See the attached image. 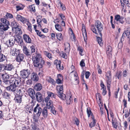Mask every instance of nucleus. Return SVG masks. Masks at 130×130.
Segmentation results:
<instances>
[{
  "label": "nucleus",
  "mask_w": 130,
  "mask_h": 130,
  "mask_svg": "<svg viewBox=\"0 0 130 130\" xmlns=\"http://www.w3.org/2000/svg\"><path fill=\"white\" fill-rule=\"evenodd\" d=\"M61 56L62 57L66 59H67V55L65 53H62L61 54Z\"/></svg>",
  "instance_id": "57"
},
{
  "label": "nucleus",
  "mask_w": 130,
  "mask_h": 130,
  "mask_svg": "<svg viewBox=\"0 0 130 130\" xmlns=\"http://www.w3.org/2000/svg\"><path fill=\"white\" fill-rule=\"evenodd\" d=\"M46 80L48 83L51 84L52 85H55V81L50 76L47 77Z\"/></svg>",
  "instance_id": "27"
},
{
  "label": "nucleus",
  "mask_w": 130,
  "mask_h": 130,
  "mask_svg": "<svg viewBox=\"0 0 130 130\" xmlns=\"http://www.w3.org/2000/svg\"><path fill=\"white\" fill-rule=\"evenodd\" d=\"M14 69L13 66L11 64H7L4 67L5 70L9 71H13L14 70Z\"/></svg>",
  "instance_id": "17"
},
{
  "label": "nucleus",
  "mask_w": 130,
  "mask_h": 130,
  "mask_svg": "<svg viewBox=\"0 0 130 130\" xmlns=\"http://www.w3.org/2000/svg\"><path fill=\"white\" fill-rule=\"evenodd\" d=\"M106 80L107 85H111V84L112 76L111 72L108 71L106 74Z\"/></svg>",
  "instance_id": "9"
},
{
  "label": "nucleus",
  "mask_w": 130,
  "mask_h": 130,
  "mask_svg": "<svg viewBox=\"0 0 130 130\" xmlns=\"http://www.w3.org/2000/svg\"><path fill=\"white\" fill-rule=\"evenodd\" d=\"M16 33L18 35H21L22 34V31L21 30V27L18 26L15 29Z\"/></svg>",
  "instance_id": "34"
},
{
  "label": "nucleus",
  "mask_w": 130,
  "mask_h": 130,
  "mask_svg": "<svg viewBox=\"0 0 130 130\" xmlns=\"http://www.w3.org/2000/svg\"><path fill=\"white\" fill-rule=\"evenodd\" d=\"M16 8L17 11H18L20 10H23L24 8V7L22 4H20L17 5L16 6Z\"/></svg>",
  "instance_id": "38"
},
{
  "label": "nucleus",
  "mask_w": 130,
  "mask_h": 130,
  "mask_svg": "<svg viewBox=\"0 0 130 130\" xmlns=\"http://www.w3.org/2000/svg\"><path fill=\"white\" fill-rule=\"evenodd\" d=\"M23 50L24 53L27 56H29L31 55V53L26 46H23Z\"/></svg>",
  "instance_id": "20"
},
{
  "label": "nucleus",
  "mask_w": 130,
  "mask_h": 130,
  "mask_svg": "<svg viewBox=\"0 0 130 130\" xmlns=\"http://www.w3.org/2000/svg\"><path fill=\"white\" fill-rule=\"evenodd\" d=\"M32 60L34 66L39 69L42 68L44 63V61L42 60L40 55L36 53V55L33 57Z\"/></svg>",
  "instance_id": "2"
},
{
  "label": "nucleus",
  "mask_w": 130,
  "mask_h": 130,
  "mask_svg": "<svg viewBox=\"0 0 130 130\" xmlns=\"http://www.w3.org/2000/svg\"><path fill=\"white\" fill-rule=\"evenodd\" d=\"M112 48L110 46H108L106 48V53L107 55H111L112 52Z\"/></svg>",
  "instance_id": "33"
},
{
  "label": "nucleus",
  "mask_w": 130,
  "mask_h": 130,
  "mask_svg": "<svg viewBox=\"0 0 130 130\" xmlns=\"http://www.w3.org/2000/svg\"><path fill=\"white\" fill-rule=\"evenodd\" d=\"M54 63H56L57 68L58 69L63 70V66H61L60 62V61H58V60H56L54 62Z\"/></svg>",
  "instance_id": "30"
},
{
  "label": "nucleus",
  "mask_w": 130,
  "mask_h": 130,
  "mask_svg": "<svg viewBox=\"0 0 130 130\" xmlns=\"http://www.w3.org/2000/svg\"><path fill=\"white\" fill-rule=\"evenodd\" d=\"M56 29L60 31H62V29L61 26L59 24H57L55 25Z\"/></svg>",
  "instance_id": "43"
},
{
  "label": "nucleus",
  "mask_w": 130,
  "mask_h": 130,
  "mask_svg": "<svg viewBox=\"0 0 130 130\" xmlns=\"http://www.w3.org/2000/svg\"><path fill=\"white\" fill-rule=\"evenodd\" d=\"M30 48L31 49V52H30L31 53V54L33 53H34L35 51V47L32 45L30 47Z\"/></svg>",
  "instance_id": "53"
},
{
  "label": "nucleus",
  "mask_w": 130,
  "mask_h": 130,
  "mask_svg": "<svg viewBox=\"0 0 130 130\" xmlns=\"http://www.w3.org/2000/svg\"><path fill=\"white\" fill-rule=\"evenodd\" d=\"M29 96L32 99H34L36 96V94L34 90L31 88H30L28 91Z\"/></svg>",
  "instance_id": "18"
},
{
  "label": "nucleus",
  "mask_w": 130,
  "mask_h": 130,
  "mask_svg": "<svg viewBox=\"0 0 130 130\" xmlns=\"http://www.w3.org/2000/svg\"><path fill=\"white\" fill-rule=\"evenodd\" d=\"M123 125L124 129H125L127 127V122L126 121H125L123 123Z\"/></svg>",
  "instance_id": "60"
},
{
  "label": "nucleus",
  "mask_w": 130,
  "mask_h": 130,
  "mask_svg": "<svg viewBox=\"0 0 130 130\" xmlns=\"http://www.w3.org/2000/svg\"><path fill=\"white\" fill-rule=\"evenodd\" d=\"M74 76L75 77V81L77 83V84H78L79 83V77L78 76L76 72H74Z\"/></svg>",
  "instance_id": "41"
},
{
  "label": "nucleus",
  "mask_w": 130,
  "mask_h": 130,
  "mask_svg": "<svg viewBox=\"0 0 130 130\" xmlns=\"http://www.w3.org/2000/svg\"><path fill=\"white\" fill-rule=\"evenodd\" d=\"M37 24H38V26L40 27H42L41 25V19H40L39 18L38 16L37 17Z\"/></svg>",
  "instance_id": "48"
},
{
  "label": "nucleus",
  "mask_w": 130,
  "mask_h": 130,
  "mask_svg": "<svg viewBox=\"0 0 130 130\" xmlns=\"http://www.w3.org/2000/svg\"><path fill=\"white\" fill-rule=\"evenodd\" d=\"M87 111L88 115V117L89 118L92 113L91 110L90 109L87 108Z\"/></svg>",
  "instance_id": "54"
},
{
  "label": "nucleus",
  "mask_w": 130,
  "mask_h": 130,
  "mask_svg": "<svg viewBox=\"0 0 130 130\" xmlns=\"http://www.w3.org/2000/svg\"><path fill=\"white\" fill-rule=\"evenodd\" d=\"M23 38L25 41L27 43H30L31 42V39L29 36L26 34H24Z\"/></svg>",
  "instance_id": "23"
},
{
  "label": "nucleus",
  "mask_w": 130,
  "mask_h": 130,
  "mask_svg": "<svg viewBox=\"0 0 130 130\" xmlns=\"http://www.w3.org/2000/svg\"><path fill=\"white\" fill-rule=\"evenodd\" d=\"M27 25L28 26V29L31 32L32 30L31 29V24L29 22H28L27 23Z\"/></svg>",
  "instance_id": "51"
},
{
  "label": "nucleus",
  "mask_w": 130,
  "mask_h": 130,
  "mask_svg": "<svg viewBox=\"0 0 130 130\" xmlns=\"http://www.w3.org/2000/svg\"><path fill=\"white\" fill-rule=\"evenodd\" d=\"M58 79L56 80V82L57 84H61L63 82V78L62 76L60 74H59L57 76Z\"/></svg>",
  "instance_id": "26"
},
{
  "label": "nucleus",
  "mask_w": 130,
  "mask_h": 130,
  "mask_svg": "<svg viewBox=\"0 0 130 130\" xmlns=\"http://www.w3.org/2000/svg\"><path fill=\"white\" fill-rule=\"evenodd\" d=\"M92 118V121L89 124V126L91 128L94 126L96 122L95 120L94 119V118L93 117Z\"/></svg>",
  "instance_id": "40"
},
{
  "label": "nucleus",
  "mask_w": 130,
  "mask_h": 130,
  "mask_svg": "<svg viewBox=\"0 0 130 130\" xmlns=\"http://www.w3.org/2000/svg\"><path fill=\"white\" fill-rule=\"evenodd\" d=\"M16 18L17 20L20 21L23 24L25 23L27 21V20L26 18L19 15L18 14Z\"/></svg>",
  "instance_id": "16"
},
{
  "label": "nucleus",
  "mask_w": 130,
  "mask_h": 130,
  "mask_svg": "<svg viewBox=\"0 0 130 130\" xmlns=\"http://www.w3.org/2000/svg\"><path fill=\"white\" fill-rule=\"evenodd\" d=\"M59 15L62 20H66L65 17L63 14H59Z\"/></svg>",
  "instance_id": "58"
},
{
  "label": "nucleus",
  "mask_w": 130,
  "mask_h": 130,
  "mask_svg": "<svg viewBox=\"0 0 130 130\" xmlns=\"http://www.w3.org/2000/svg\"><path fill=\"white\" fill-rule=\"evenodd\" d=\"M58 96L61 99L63 100H64L66 99V95L63 94L62 92H60V93H58Z\"/></svg>",
  "instance_id": "32"
},
{
  "label": "nucleus",
  "mask_w": 130,
  "mask_h": 130,
  "mask_svg": "<svg viewBox=\"0 0 130 130\" xmlns=\"http://www.w3.org/2000/svg\"><path fill=\"white\" fill-rule=\"evenodd\" d=\"M124 3L128 7H130V4L129 3L128 0H123Z\"/></svg>",
  "instance_id": "52"
},
{
  "label": "nucleus",
  "mask_w": 130,
  "mask_h": 130,
  "mask_svg": "<svg viewBox=\"0 0 130 130\" xmlns=\"http://www.w3.org/2000/svg\"><path fill=\"white\" fill-rule=\"evenodd\" d=\"M42 88V85L40 83H37L34 87V89L37 91L40 90Z\"/></svg>",
  "instance_id": "29"
},
{
  "label": "nucleus",
  "mask_w": 130,
  "mask_h": 130,
  "mask_svg": "<svg viewBox=\"0 0 130 130\" xmlns=\"http://www.w3.org/2000/svg\"><path fill=\"white\" fill-rule=\"evenodd\" d=\"M16 56V61L20 63L23 60L24 57V55L22 54H20L19 53Z\"/></svg>",
  "instance_id": "15"
},
{
  "label": "nucleus",
  "mask_w": 130,
  "mask_h": 130,
  "mask_svg": "<svg viewBox=\"0 0 130 130\" xmlns=\"http://www.w3.org/2000/svg\"><path fill=\"white\" fill-rule=\"evenodd\" d=\"M57 90L58 91V93H60V92H63V88L62 85L57 86Z\"/></svg>",
  "instance_id": "39"
},
{
  "label": "nucleus",
  "mask_w": 130,
  "mask_h": 130,
  "mask_svg": "<svg viewBox=\"0 0 130 130\" xmlns=\"http://www.w3.org/2000/svg\"><path fill=\"white\" fill-rule=\"evenodd\" d=\"M6 59V57L5 55L2 53H0V62H3Z\"/></svg>",
  "instance_id": "36"
},
{
  "label": "nucleus",
  "mask_w": 130,
  "mask_h": 130,
  "mask_svg": "<svg viewBox=\"0 0 130 130\" xmlns=\"http://www.w3.org/2000/svg\"><path fill=\"white\" fill-rule=\"evenodd\" d=\"M31 78L32 80L34 81H37L38 80L39 77L36 73L33 72L31 74Z\"/></svg>",
  "instance_id": "24"
},
{
  "label": "nucleus",
  "mask_w": 130,
  "mask_h": 130,
  "mask_svg": "<svg viewBox=\"0 0 130 130\" xmlns=\"http://www.w3.org/2000/svg\"><path fill=\"white\" fill-rule=\"evenodd\" d=\"M85 60L82 59L80 62V65L82 67H84L85 66V64L84 62Z\"/></svg>",
  "instance_id": "55"
},
{
  "label": "nucleus",
  "mask_w": 130,
  "mask_h": 130,
  "mask_svg": "<svg viewBox=\"0 0 130 130\" xmlns=\"http://www.w3.org/2000/svg\"><path fill=\"white\" fill-rule=\"evenodd\" d=\"M48 106L49 107L48 108V107L47 105V104H46V107L48 109H50L51 108V113L54 115H56V111L55 110V107L53 106V103H52L51 105Z\"/></svg>",
  "instance_id": "19"
},
{
  "label": "nucleus",
  "mask_w": 130,
  "mask_h": 130,
  "mask_svg": "<svg viewBox=\"0 0 130 130\" xmlns=\"http://www.w3.org/2000/svg\"><path fill=\"white\" fill-rule=\"evenodd\" d=\"M97 34L99 36H100L96 37L97 40L98 42V43L99 44L100 46H102L103 45V44L102 42V34L101 36V35L99 33H98V34Z\"/></svg>",
  "instance_id": "21"
},
{
  "label": "nucleus",
  "mask_w": 130,
  "mask_h": 130,
  "mask_svg": "<svg viewBox=\"0 0 130 130\" xmlns=\"http://www.w3.org/2000/svg\"><path fill=\"white\" fill-rule=\"evenodd\" d=\"M103 29V25L101 21L99 20L95 21L94 25L91 26V29L92 32L96 34H99L102 35L101 31Z\"/></svg>",
  "instance_id": "3"
},
{
  "label": "nucleus",
  "mask_w": 130,
  "mask_h": 130,
  "mask_svg": "<svg viewBox=\"0 0 130 130\" xmlns=\"http://www.w3.org/2000/svg\"><path fill=\"white\" fill-rule=\"evenodd\" d=\"M83 35L84 37V40L86 42L87 39V37L86 32L85 29H84V32H83Z\"/></svg>",
  "instance_id": "47"
},
{
  "label": "nucleus",
  "mask_w": 130,
  "mask_h": 130,
  "mask_svg": "<svg viewBox=\"0 0 130 130\" xmlns=\"http://www.w3.org/2000/svg\"><path fill=\"white\" fill-rule=\"evenodd\" d=\"M123 76L124 77H126L127 76V73L126 70H124L123 72Z\"/></svg>",
  "instance_id": "63"
},
{
  "label": "nucleus",
  "mask_w": 130,
  "mask_h": 130,
  "mask_svg": "<svg viewBox=\"0 0 130 130\" xmlns=\"http://www.w3.org/2000/svg\"><path fill=\"white\" fill-rule=\"evenodd\" d=\"M48 96L45 98L44 101L47 104V105L48 107H49V106L51 105L52 101L50 100L51 97L55 98V94L52 92L49 91L47 92Z\"/></svg>",
  "instance_id": "8"
},
{
  "label": "nucleus",
  "mask_w": 130,
  "mask_h": 130,
  "mask_svg": "<svg viewBox=\"0 0 130 130\" xmlns=\"http://www.w3.org/2000/svg\"><path fill=\"white\" fill-rule=\"evenodd\" d=\"M66 100L67 104H70L73 99L71 97V96L70 94L69 96H68L67 98H66Z\"/></svg>",
  "instance_id": "37"
},
{
  "label": "nucleus",
  "mask_w": 130,
  "mask_h": 130,
  "mask_svg": "<svg viewBox=\"0 0 130 130\" xmlns=\"http://www.w3.org/2000/svg\"><path fill=\"white\" fill-rule=\"evenodd\" d=\"M16 41V39L14 37H12L10 38V39L8 41H8H7V45L8 47H10L12 46L13 45L15 42Z\"/></svg>",
  "instance_id": "14"
},
{
  "label": "nucleus",
  "mask_w": 130,
  "mask_h": 130,
  "mask_svg": "<svg viewBox=\"0 0 130 130\" xmlns=\"http://www.w3.org/2000/svg\"><path fill=\"white\" fill-rule=\"evenodd\" d=\"M30 10L31 11L35 12V9L34 5H32L29 6Z\"/></svg>",
  "instance_id": "45"
},
{
  "label": "nucleus",
  "mask_w": 130,
  "mask_h": 130,
  "mask_svg": "<svg viewBox=\"0 0 130 130\" xmlns=\"http://www.w3.org/2000/svg\"><path fill=\"white\" fill-rule=\"evenodd\" d=\"M25 109H26V111L29 112L30 113H31V111L33 110V109H32V107L30 106H29L27 105L25 107Z\"/></svg>",
  "instance_id": "35"
},
{
  "label": "nucleus",
  "mask_w": 130,
  "mask_h": 130,
  "mask_svg": "<svg viewBox=\"0 0 130 130\" xmlns=\"http://www.w3.org/2000/svg\"><path fill=\"white\" fill-rule=\"evenodd\" d=\"M0 29L5 31L9 28L10 25L9 21L5 18H2L0 19Z\"/></svg>",
  "instance_id": "5"
},
{
  "label": "nucleus",
  "mask_w": 130,
  "mask_h": 130,
  "mask_svg": "<svg viewBox=\"0 0 130 130\" xmlns=\"http://www.w3.org/2000/svg\"><path fill=\"white\" fill-rule=\"evenodd\" d=\"M47 108L44 107L42 110V114L44 118H46L48 115V112L47 110Z\"/></svg>",
  "instance_id": "31"
},
{
  "label": "nucleus",
  "mask_w": 130,
  "mask_h": 130,
  "mask_svg": "<svg viewBox=\"0 0 130 130\" xmlns=\"http://www.w3.org/2000/svg\"><path fill=\"white\" fill-rule=\"evenodd\" d=\"M34 113L35 115H36L38 116H39L42 112V109L40 107H35L34 110Z\"/></svg>",
  "instance_id": "13"
},
{
  "label": "nucleus",
  "mask_w": 130,
  "mask_h": 130,
  "mask_svg": "<svg viewBox=\"0 0 130 130\" xmlns=\"http://www.w3.org/2000/svg\"><path fill=\"white\" fill-rule=\"evenodd\" d=\"M97 65L98 66V73L99 74H101L102 73V70L100 68L99 65Z\"/></svg>",
  "instance_id": "62"
},
{
  "label": "nucleus",
  "mask_w": 130,
  "mask_h": 130,
  "mask_svg": "<svg viewBox=\"0 0 130 130\" xmlns=\"http://www.w3.org/2000/svg\"><path fill=\"white\" fill-rule=\"evenodd\" d=\"M112 125L114 128H116L117 126V123L116 122L113 121L112 120Z\"/></svg>",
  "instance_id": "59"
},
{
  "label": "nucleus",
  "mask_w": 130,
  "mask_h": 130,
  "mask_svg": "<svg viewBox=\"0 0 130 130\" xmlns=\"http://www.w3.org/2000/svg\"><path fill=\"white\" fill-rule=\"evenodd\" d=\"M90 75V73L89 71H86L85 73V77L86 79L89 78Z\"/></svg>",
  "instance_id": "56"
},
{
  "label": "nucleus",
  "mask_w": 130,
  "mask_h": 130,
  "mask_svg": "<svg viewBox=\"0 0 130 130\" xmlns=\"http://www.w3.org/2000/svg\"><path fill=\"white\" fill-rule=\"evenodd\" d=\"M65 48L64 50L66 52L69 53L70 50V44L68 42H66L64 44Z\"/></svg>",
  "instance_id": "25"
},
{
  "label": "nucleus",
  "mask_w": 130,
  "mask_h": 130,
  "mask_svg": "<svg viewBox=\"0 0 130 130\" xmlns=\"http://www.w3.org/2000/svg\"><path fill=\"white\" fill-rule=\"evenodd\" d=\"M59 4L60 5V7H61L62 10H65L66 9L65 5L61 3L60 1H59Z\"/></svg>",
  "instance_id": "50"
},
{
  "label": "nucleus",
  "mask_w": 130,
  "mask_h": 130,
  "mask_svg": "<svg viewBox=\"0 0 130 130\" xmlns=\"http://www.w3.org/2000/svg\"><path fill=\"white\" fill-rule=\"evenodd\" d=\"M117 75L118 78L120 79L121 78V74L119 72H117Z\"/></svg>",
  "instance_id": "61"
},
{
  "label": "nucleus",
  "mask_w": 130,
  "mask_h": 130,
  "mask_svg": "<svg viewBox=\"0 0 130 130\" xmlns=\"http://www.w3.org/2000/svg\"><path fill=\"white\" fill-rule=\"evenodd\" d=\"M21 77L23 78H27L30 74V71L28 69L23 70L20 71Z\"/></svg>",
  "instance_id": "11"
},
{
  "label": "nucleus",
  "mask_w": 130,
  "mask_h": 130,
  "mask_svg": "<svg viewBox=\"0 0 130 130\" xmlns=\"http://www.w3.org/2000/svg\"><path fill=\"white\" fill-rule=\"evenodd\" d=\"M36 99L37 101L40 102L42 100L43 98L42 94L40 92L36 93Z\"/></svg>",
  "instance_id": "22"
},
{
  "label": "nucleus",
  "mask_w": 130,
  "mask_h": 130,
  "mask_svg": "<svg viewBox=\"0 0 130 130\" xmlns=\"http://www.w3.org/2000/svg\"><path fill=\"white\" fill-rule=\"evenodd\" d=\"M44 54L50 59L52 60V55L50 53H48L47 52H44Z\"/></svg>",
  "instance_id": "46"
},
{
  "label": "nucleus",
  "mask_w": 130,
  "mask_h": 130,
  "mask_svg": "<svg viewBox=\"0 0 130 130\" xmlns=\"http://www.w3.org/2000/svg\"><path fill=\"white\" fill-rule=\"evenodd\" d=\"M124 18V17L121 16L119 14L116 15L115 17V20L114 21V24H117V21H119L120 23L122 24H123L124 22V21L123 20Z\"/></svg>",
  "instance_id": "10"
},
{
  "label": "nucleus",
  "mask_w": 130,
  "mask_h": 130,
  "mask_svg": "<svg viewBox=\"0 0 130 130\" xmlns=\"http://www.w3.org/2000/svg\"><path fill=\"white\" fill-rule=\"evenodd\" d=\"M21 78L20 77H18L16 78H12L11 80L10 85L6 87V89L10 92H14L15 93H18V91L23 89H19V87L21 84Z\"/></svg>",
  "instance_id": "1"
},
{
  "label": "nucleus",
  "mask_w": 130,
  "mask_h": 130,
  "mask_svg": "<svg viewBox=\"0 0 130 130\" xmlns=\"http://www.w3.org/2000/svg\"><path fill=\"white\" fill-rule=\"evenodd\" d=\"M75 124L77 125L78 126L79 125V121L78 119L77 118H76L75 120Z\"/></svg>",
  "instance_id": "64"
},
{
  "label": "nucleus",
  "mask_w": 130,
  "mask_h": 130,
  "mask_svg": "<svg viewBox=\"0 0 130 130\" xmlns=\"http://www.w3.org/2000/svg\"><path fill=\"white\" fill-rule=\"evenodd\" d=\"M5 16L7 19H11L13 18V16L11 14L8 12L7 13Z\"/></svg>",
  "instance_id": "49"
},
{
  "label": "nucleus",
  "mask_w": 130,
  "mask_h": 130,
  "mask_svg": "<svg viewBox=\"0 0 130 130\" xmlns=\"http://www.w3.org/2000/svg\"><path fill=\"white\" fill-rule=\"evenodd\" d=\"M77 50L79 52V54L81 56H82V53L83 51V48L82 47L79 46L78 47Z\"/></svg>",
  "instance_id": "44"
},
{
  "label": "nucleus",
  "mask_w": 130,
  "mask_h": 130,
  "mask_svg": "<svg viewBox=\"0 0 130 130\" xmlns=\"http://www.w3.org/2000/svg\"><path fill=\"white\" fill-rule=\"evenodd\" d=\"M19 50L12 46L10 49V54L12 56H16L19 53Z\"/></svg>",
  "instance_id": "12"
},
{
  "label": "nucleus",
  "mask_w": 130,
  "mask_h": 130,
  "mask_svg": "<svg viewBox=\"0 0 130 130\" xmlns=\"http://www.w3.org/2000/svg\"><path fill=\"white\" fill-rule=\"evenodd\" d=\"M24 91L23 90H20L19 91V93L17 92L16 93L15 92H13V93L15 96V97L14 99L15 102L20 103L22 101L21 97L23 93V91Z\"/></svg>",
  "instance_id": "7"
},
{
  "label": "nucleus",
  "mask_w": 130,
  "mask_h": 130,
  "mask_svg": "<svg viewBox=\"0 0 130 130\" xmlns=\"http://www.w3.org/2000/svg\"><path fill=\"white\" fill-rule=\"evenodd\" d=\"M18 24L15 21H13L11 23V25L12 27V29L13 31H14L15 28L18 27Z\"/></svg>",
  "instance_id": "28"
},
{
  "label": "nucleus",
  "mask_w": 130,
  "mask_h": 130,
  "mask_svg": "<svg viewBox=\"0 0 130 130\" xmlns=\"http://www.w3.org/2000/svg\"><path fill=\"white\" fill-rule=\"evenodd\" d=\"M56 36L57 39L61 41L62 40L63 37L61 33H57L56 35Z\"/></svg>",
  "instance_id": "42"
},
{
  "label": "nucleus",
  "mask_w": 130,
  "mask_h": 130,
  "mask_svg": "<svg viewBox=\"0 0 130 130\" xmlns=\"http://www.w3.org/2000/svg\"><path fill=\"white\" fill-rule=\"evenodd\" d=\"M3 77V81L4 82V85H8L10 84L11 80L12 79V76L9 75L6 73L3 74L2 75Z\"/></svg>",
  "instance_id": "6"
},
{
  "label": "nucleus",
  "mask_w": 130,
  "mask_h": 130,
  "mask_svg": "<svg viewBox=\"0 0 130 130\" xmlns=\"http://www.w3.org/2000/svg\"><path fill=\"white\" fill-rule=\"evenodd\" d=\"M126 36L129 39V43L130 44V30H126L123 33L121 39L118 45V47L120 49L122 47L123 45L122 42L124 41V38Z\"/></svg>",
  "instance_id": "4"
}]
</instances>
